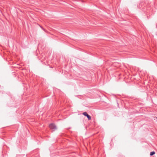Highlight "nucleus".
<instances>
[{
	"label": "nucleus",
	"instance_id": "4",
	"mask_svg": "<svg viewBox=\"0 0 157 157\" xmlns=\"http://www.w3.org/2000/svg\"><path fill=\"white\" fill-rule=\"evenodd\" d=\"M40 27H41V28H42L43 30H44V28H43V27H41V26H40Z\"/></svg>",
	"mask_w": 157,
	"mask_h": 157
},
{
	"label": "nucleus",
	"instance_id": "2",
	"mask_svg": "<svg viewBox=\"0 0 157 157\" xmlns=\"http://www.w3.org/2000/svg\"><path fill=\"white\" fill-rule=\"evenodd\" d=\"M82 114L84 116L86 117L88 120H90L91 119V117L86 112H84L82 113Z\"/></svg>",
	"mask_w": 157,
	"mask_h": 157
},
{
	"label": "nucleus",
	"instance_id": "1",
	"mask_svg": "<svg viewBox=\"0 0 157 157\" xmlns=\"http://www.w3.org/2000/svg\"><path fill=\"white\" fill-rule=\"evenodd\" d=\"M50 128L52 130H53V131L56 130L57 129V127L54 123H51L49 125V126Z\"/></svg>",
	"mask_w": 157,
	"mask_h": 157
},
{
	"label": "nucleus",
	"instance_id": "3",
	"mask_svg": "<svg viewBox=\"0 0 157 157\" xmlns=\"http://www.w3.org/2000/svg\"><path fill=\"white\" fill-rule=\"evenodd\" d=\"M155 151H153L150 152V155L151 156L153 155H154L155 154Z\"/></svg>",
	"mask_w": 157,
	"mask_h": 157
},
{
	"label": "nucleus",
	"instance_id": "5",
	"mask_svg": "<svg viewBox=\"0 0 157 157\" xmlns=\"http://www.w3.org/2000/svg\"><path fill=\"white\" fill-rule=\"evenodd\" d=\"M156 118L157 119V117H156Z\"/></svg>",
	"mask_w": 157,
	"mask_h": 157
}]
</instances>
